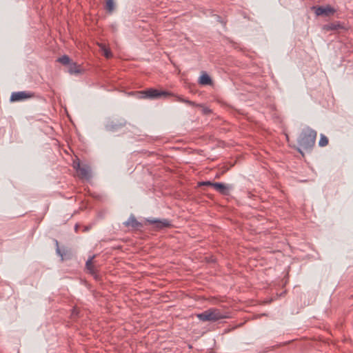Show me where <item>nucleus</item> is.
I'll use <instances>...</instances> for the list:
<instances>
[{"mask_svg":"<svg viewBox=\"0 0 353 353\" xmlns=\"http://www.w3.org/2000/svg\"><path fill=\"white\" fill-rule=\"evenodd\" d=\"M316 132L307 127L304 128L298 138L299 151L303 154L302 150H310L315 143Z\"/></svg>","mask_w":353,"mask_h":353,"instance_id":"obj_1","label":"nucleus"},{"mask_svg":"<svg viewBox=\"0 0 353 353\" xmlns=\"http://www.w3.org/2000/svg\"><path fill=\"white\" fill-rule=\"evenodd\" d=\"M196 317L201 321H210L215 322L223 319L227 318V315L221 312L220 310L216 308H210L203 312L196 314Z\"/></svg>","mask_w":353,"mask_h":353,"instance_id":"obj_2","label":"nucleus"},{"mask_svg":"<svg viewBox=\"0 0 353 353\" xmlns=\"http://www.w3.org/2000/svg\"><path fill=\"white\" fill-rule=\"evenodd\" d=\"M172 94L166 91H159L157 89L150 88L146 90L140 91L137 93V97L139 99H155L162 97H167Z\"/></svg>","mask_w":353,"mask_h":353,"instance_id":"obj_3","label":"nucleus"},{"mask_svg":"<svg viewBox=\"0 0 353 353\" xmlns=\"http://www.w3.org/2000/svg\"><path fill=\"white\" fill-rule=\"evenodd\" d=\"M126 121L124 119H108L105 123V129L108 132H115L124 127Z\"/></svg>","mask_w":353,"mask_h":353,"instance_id":"obj_4","label":"nucleus"},{"mask_svg":"<svg viewBox=\"0 0 353 353\" xmlns=\"http://www.w3.org/2000/svg\"><path fill=\"white\" fill-rule=\"evenodd\" d=\"M74 168L82 179H89L91 177V170L88 165H81L79 162L77 164L74 163Z\"/></svg>","mask_w":353,"mask_h":353,"instance_id":"obj_5","label":"nucleus"},{"mask_svg":"<svg viewBox=\"0 0 353 353\" xmlns=\"http://www.w3.org/2000/svg\"><path fill=\"white\" fill-rule=\"evenodd\" d=\"M213 188L220 194L223 195H228L230 192L232 190L233 186L230 184L214 182L213 184Z\"/></svg>","mask_w":353,"mask_h":353,"instance_id":"obj_6","label":"nucleus"},{"mask_svg":"<svg viewBox=\"0 0 353 353\" xmlns=\"http://www.w3.org/2000/svg\"><path fill=\"white\" fill-rule=\"evenodd\" d=\"M314 9V12L316 16L325 15L329 16L331 14H334L335 12V10L327 6H319V7H313Z\"/></svg>","mask_w":353,"mask_h":353,"instance_id":"obj_7","label":"nucleus"},{"mask_svg":"<svg viewBox=\"0 0 353 353\" xmlns=\"http://www.w3.org/2000/svg\"><path fill=\"white\" fill-rule=\"evenodd\" d=\"M32 94L30 92L25 91L12 92L10 97L11 101H19L23 99L31 97Z\"/></svg>","mask_w":353,"mask_h":353,"instance_id":"obj_8","label":"nucleus"},{"mask_svg":"<svg viewBox=\"0 0 353 353\" xmlns=\"http://www.w3.org/2000/svg\"><path fill=\"white\" fill-rule=\"evenodd\" d=\"M147 222L151 224H155L159 229L167 228L170 225V223L168 219H147Z\"/></svg>","mask_w":353,"mask_h":353,"instance_id":"obj_9","label":"nucleus"},{"mask_svg":"<svg viewBox=\"0 0 353 353\" xmlns=\"http://www.w3.org/2000/svg\"><path fill=\"white\" fill-rule=\"evenodd\" d=\"M126 226H131L133 228H139L142 227V223L139 222L134 215H131L129 219L124 223Z\"/></svg>","mask_w":353,"mask_h":353,"instance_id":"obj_10","label":"nucleus"},{"mask_svg":"<svg viewBox=\"0 0 353 353\" xmlns=\"http://www.w3.org/2000/svg\"><path fill=\"white\" fill-rule=\"evenodd\" d=\"M199 83L203 85H211L212 79L208 74L204 73L199 77Z\"/></svg>","mask_w":353,"mask_h":353,"instance_id":"obj_11","label":"nucleus"},{"mask_svg":"<svg viewBox=\"0 0 353 353\" xmlns=\"http://www.w3.org/2000/svg\"><path fill=\"white\" fill-rule=\"evenodd\" d=\"M176 101L179 102L186 103L192 106H199V105L196 104L194 101H190L187 99L182 97L181 96H176Z\"/></svg>","mask_w":353,"mask_h":353,"instance_id":"obj_12","label":"nucleus"},{"mask_svg":"<svg viewBox=\"0 0 353 353\" xmlns=\"http://www.w3.org/2000/svg\"><path fill=\"white\" fill-rule=\"evenodd\" d=\"M327 143H328L327 137L326 136H325L324 134H321V137H320L319 141V146L324 147V146L327 145Z\"/></svg>","mask_w":353,"mask_h":353,"instance_id":"obj_13","label":"nucleus"},{"mask_svg":"<svg viewBox=\"0 0 353 353\" xmlns=\"http://www.w3.org/2000/svg\"><path fill=\"white\" fill-rule=\"evenodd\" d=\"M57 61L63 65H68L70 63V59L68 55H63Z\"/></svg>","mask_w":353,"mask_h":353,"instance_id":"obj_14","label":"nucleus"},{"mask_svg":"<svg viewBox=\"0 0 353 353\" xmlns=\"http://www.w3.org/2000/svg\"><path fill=\"white\" fill-rule=\"evenodd\" d=\"M94 257V256L90 257L88 259L85 263L86 268L88 270H90V272H94V267L92 265V259Z\"/></svg>","mask_w":353,"mask_h":353,"instance_id":"obj_15","label":"nucleus"},{"mask_svg":"<svg viewBox=\"0 0 353 353\" xmlns=\"http://www.w3.org/2000/svg\"><path fill=\"white\" fill-rule=\"evenodd\" d=\"M101 50L103 51V54L105 57L110 58L112 57V53L110 50L105 48L104 45L101 44L100 46Z\"/></svg>","mask_w":353,"mask_h":353,"instance_id":"obj_16","label":"nucleus"},{"mask_svg":"<svg viewBox=\"0 0 353 353\" xmlns=\"http://www.w3.org/2000/svg\"><path fill=\"white\" fill-rule=\"evenodd\" d=\"M114 8V3L113 0H107L106 1V9L109 12H112Z\"/></svg>","mask_w":353,"mask_h":353,"instance_id":"obj_17","label":"nucleus"},{"mask_svg":"<svg viewBox=\"0 0 353 353\" xmlns=\"http://www.w3.org/2000/svg\"><path fill=\"white\" fill-rule=\"evenodd\" d=\"M69 72L70 74H77L79 73V70L77 69V66L75 64L70 65L69 69Z\"/></svg>","mask_w":353,"mask_h":353,"instance_id":"obj_18","label":"nucleus"},{"mask_svg":"<svg viewBox=\"0 0 353 353\" xmlns=\"http://www.w3.org/2000/svg\"><path fill=\"white\" fill-rule=\"evenodd\" d=\"M54 243H55V245L57 246V248H56V252L57 254L60 256L61 257V260H63V253L61 252L60 249H59V242L57 240H54Z\"/></svg>","mask_w":353,"mask_h":353,"instance_id":"obj_19","label":"nucleus"},{"mask_svg":"<svg viewBox=\"0 0 353 353\" xmlns=\"http://www.w3.org/2000/svg\"><path fill=\"white\" fill-rule=\"evenodd\" d=\"M214 183V182H212L210 181H205L199 182V186L206 185V186H212V187H213V184Z\"/></svg>","mask_w":353,"mask_h":353,"instance_id":"obj_20","label":"nucleus"},{"mask_svg":"<svg viewBox=\"0 0 353 353\" xmlns=\"http://www.w3.org/2000/svg\"><path fill=\"white\" fill-rule=\"evenodd\" d=\"M78 314H79V311L76 308H74L72 311V316L73 317H75V316H77Z\"/></svg>","mask_w":353,"mask_h":353,"instance_id":"obj_21","label":"nucleus"},{"mask_svg":"<svg viewBox=\"0 0 353 353\" xmlns=\"http://www.w3.org/2000/svg\"><path fill=\"white\" fill-rule=\"evenodd\" d=\"M77 228H78V225H75V230H77Z\"/></svg>","mask_w":353,"mask_h":353,"instance_id":"obj_22","label":"nucleus"},{"mask_svg":"<svg viewBox=\"0 0 353 353\" xmlns=\"http://www.w3.org/2000/svg\"><path fill=\"white\" fill-rule=\"evenodd\" d=\"M204 111H205V112H209L210 110H205Z\"/></svg>","mask_w":353,"mask_h":353,"instance_id":"obj_23","label":"nucleus"}]
</instances>
